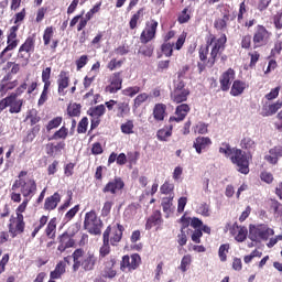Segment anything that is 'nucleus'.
<instances>
[{
  "instance_id": "f704fd0d",
  "label": "nucleus",
  "mask_w": 282,
  "mask_h": 282,
  "mask_svg": "<svg viewBox=\"0 0 282 282\" xmlns=\"http://www.w3.org/2000/svg\"><path fill=\"white\" fill-rule=\"evenodd\" d=\"M15 87H19V80L14 79L12 82H7L4 84H0V96H6L8 91H12V89H15Z\"/></svg>"
},
{
  "instance_id": "79ce46f5",
  "label": "nucleus",
  "mask_w": 282,
  "mask_h": 282,
  "mask_svg": "<svg viewBox=\"0 0 282 282\" xmlns=\"http://www.w3.org/2000/svg\"><path fill=\"white\" fill-rule=\"evenodd\" d=\"M173 199H175V195H170L169 197H164L162 199L161 206L165 215H171V207L173 206Z\"/></svg>"
},
{
  "instance_id": "c03bdc74",
  "label": "nucleus",
  "mask_w": 282,
  "mask_h": 282,
  "mask_svg": "<svg viewBox=\"0 0 282 282\" xmlns=\"http://www.w3.org/2000/svg\"><path fill=\"white\" fill-rule=\"evenodd\" d=\"M237 228L238 234L236 235L235 239L239 243H243L245 239H248V228L246 227H239V225H234V230Z\"/></svg>"
},
{
  "instance_id": "2f4dec72",
  "label": "nucleus",
  "mask_w": 282,
  "mask_h": 282,
  "mask_svg": "<svg viewBox=\"0 0 282 282\" xmlns=\"http://www.w3.org/2000/svg\"><path fill=\"white\" fill-rule=\"evenodd\" d=\"M281 105L279 104V100L274 104H271L269 106H265L262 108V111L260 112V115L263 118H268L270 116H274V113H276L279 111V109H281Z\"/></svg>"
},
{
  "instance_id": "72a5a7b5",
  "label": "nucleus",
  "mask_w": 282,
  "mask_h": 282,
  "mask_svg": "<svg viewBox=\"0 0 282 282\" xmlns=\"http://www.w3.org/2000/svg\"><path fill=\"white\" fill-rule=\"evenodd\" d=\"M56 217H53L50 219V221L46 225L45 228V235L48 237V239H55L56 238Z\"/></svg>"
},
{
  "instance_id": "052dcab7",
  "label": "nucleus",
  "mask_w": 282,
  "mask_h": 282,
  "mask_svg": "<svg viewBox=\"0 0 282 282\" xmlns=\"http://www.w3.org/2000/svg\"><path fill=\"white\" fill-rule=\"evenodd\" d=\"M153 51H154L153 45L144 44V45L140 46L139 54H142V56L151 58V56H153Z\"/></svg>"
},
{
  "instance_id": "9d476101",
  "label": "nucleus",
  "mask_w": 282,
  "mask_h": 282,
  "mask_svg": "<svg viewBox=\"0 0 282 282\" xmlns=\"http://www.w3.org/2000/svg\"><path fill=\"white\" fill-rule=\"evenodd\" d=\"M56 245L55 254H57V257H62L64 252L69 250V248L76 247V240L74 239V236L69 235V232L64 231L57 237Z\"/></svg>"
},
{
  "instance_id": "4468645a",
  "label": "nucleus",
  "mask_w": 282,
  "mask_h": 282,
  "mask_svg": "<svg viewBox=\"0 0 282 282\" xmlns=\"http://www.w3.org/2000/svg\"><path fill=\"white\" fill-rule=\"evenodd\" d=\"M124 186V180L120 176H115L113 180H110L101 191L105 195L110 194L112 197H116V195H122Z\"/></svg>"
},
{
  "instance_id": "3c124183",
  "label": "nucleus",
  "mask_w": 282,
  "mask_h": 282,
  "mask_svg": "<svg viewBox=\"0 0 282 282\" xmlns=\"http://www.w3.org/2000/svg\"><path fill=\"white\" fill-rule=\"evenodd\" d=\"M191 263H193V257L191 254H185L181 260L180 270L187 272L188 268H191Z\"/></svg>"
},
{
  "instance_id": "5701e85b",
  "label": "nucleus",
  "mask_w": 282,
  "mask_h": 282,
  "mask_svg": "<svg viewBox=\"0 0 282 282\" xmlns=\"http://www.w3.org/2000/svg\"><path fill=\"white\" fill-rule=\"evenodd\" d=\"M212 144L213 140H210L209 137H197L193 143V147L195 148L196 153H198V155H202V151L210 149Z\"/></svg>"
},
{
  "instance_id": "1a4fd4ad",
  "label": "nucleus",
  "mask_w": 282,
  "mask_h": 282,
  "mask_svg": "<svg viewBox=\"0 0 282 282\" xmlns=\"http://www.w3.org/2000/svg\"><path fill=\"white\" fill-rule=\"evenodd\" d=\"M9 107V113H21L23 109V99L17 95H9L0 100V113Z\"/></svg>"
},
{
  "instance_id": "aec40b11",
  "label": "nucleus",
  "mask_w": 282,
  "mask_h": 282,
  "mask_svg": "<svg viewBox=\"0 0 282 282\" xmlns=\"http://www.w3.org/2000/svg\"><path fill=\"white\" fill-rule=\"evenodd\" d=\"M188 113H191V106H188L187 104H181L176 106V117H170V122H183V120L186 119V116H188Z\"/></svg>"
},
{
  "instance_id": "b1692460",
  "label": "nucleus",
  "mask_w": 282,
  "mask_h": 282,
  "mask_svg": "<svg viewBox=\"0 0 282 282\" xmlns=\"http://www.w3.org/2000/svg\"><path fill=\"white\" fill-rule=\"evenodd\" d=\"M113 111L117 118H127L131 113V106L129 101H117V107H115Z\"/></svg>"
},
{
  "instance_id": "f8f14e48",
  "label": "nucleus",
  "mask_w": 282,
  "mask_h": 282,
  "mask_svg": "<svg viewBox=\"0 0 282 282\" xmlns=\"http://www.w3.org/2000/svg\"><path fill=\"white\" fill-rule=\"evenodd\" d=\"M124 232V226L117 223L116 225H109L102 234V237L108 236L110 246H118L122 241V235Z\"/></svg>"
},
{
  "instance_id": "f3484780",
  "label": "nucleus",
  "mask_w": 282,
  "mask_h": 282,
  "mask_svg": "<svg viewBox=\"0 0 282 282\" xmlns=\"http://www.w3.org/2000/svg\"><path fill=\"white\" fill-rule=\"evenodd\" d=\"M9 232L11 237H18V235H23L25 232V220L23 215H18L15 218L10 219Z\"/></svg>"
},
{
  "instance_id": "4c0bfd02",
  "label": "nucleus",
  "mask_w": 282,
  "mask_h": 282,
  "mask_svg": "<svg viewBox=\"0 0 282 282\" xmlns=\"http://www.w3.org/2000/svg\"><path fill=\"white\" fill-rule=\"evenodd\" d=\"M144 8H140L130 19L129 28L130 30H135L138 28V21L144 17Z\"/></svg>"
},
{
  "instance_id": "dca6fc26",
  "label": "nucleus",
  "mask_w": 282,
  "mask_h": 282,
  "mask_svg": "<svg viewBox=\"0 0 282 282\" xmlns=\"http://www.w3.org/2000/svg\"><path fill=\"white\" fill-rule=\"evenodd\" d=\"M109 85L106 86V94H118L122 89V70L115 72L109 77Z\"/></svg>"
},
{
  "instance_id": "ea45409f",
  "label": "nucleus",
  "mask_w": 282,
  "mask_h": 282,
  "mask_svg": "<svg viewBox=\"0 0 282 282\" xmlns=\"http://www.w3.org/2000/svg\"><path fill=\"white\" fill-rule=\"evenodd\" d=\"M47 221H50L48 216L43 215L42 217H40L39 224L35 225V227L31 234V237L33 239H34V237H36V235H39V231H41V230H43V228H45V226L47 225Z\"/></svg>"
},
{
  "instance_id": "ddd939ff",
  "label": "nucleus",
  "mask_w": 282,
  "mask_h": 282,
  "mask_svg": "<svg viewBox=\"0 0 282 282\" xmlns=\"http://www.w3.org/2000/svg\"><path fill=\"white\" fill-rule=\"evenodd\" d=\"M142 264V258L138 253L126 254L120 261L121 272H134Z\"/></svg>"
},
{
  "instance_id": "20e7f679",
  "label": "nucleus",
  "mask_w": 282,
  "mask_h": 282,
  "mask_svg": "<svg viewBox=\"0 0 282 282\" xmlns=\"http://www.w3.org/2000/svg\"><path fill=\"white\" fill-rule=\"evenodd\" d=\"M73 258V272H78L80 268L84 272H91L96 270V263H98V257L91 251H88L85 256V250L76 249L72 253Z\"/></svg>"
},
{
  "instance_id": "0eeeda50",
  "label": "nucleus",
  "mask_w": 282,
  "mask_h": 282,
  "mask_svg": "<svg viewBox=\"0 0 282 282\" xmlns=\"http://www.w3.org/2000/svg\"><path fill=\"white\" fill-rule=\"evenodd\" d=\"M84 228L89 235H101L102 219L98 218L96 210H90L85 214Z\"/></svg>"
},
{
  "instance_id": "a211bd4d",
  "label": "nucleus",
  "mask_w": 282,
  "mask_h": 282,
  "mask_svg": "<svg viewBox=\"0 0 282 282\" xmlns=\"http://www.w3.org/2000/svg\"><path fill=\"white\" fill-rule=\"evenodd\" d=\"M232 80H235V69L228 68L220 75L219 78L221 91H228L230 89Z\"/></svg>"
},
{
  "instance_id": "37998d69",
  "label": "nucleus",
  "mask_w": 282,
  "mask_h": 282,
  "mask_svg": "<svg viewBox=\"0 0 282 282\" xmlns=\"http://www.w3.org/2000/svg\"><path fill=\"white\" fill-rule=\"evenodd\" d=\"M172 135H173V126H171L169 130L160 129L156 132V138L158 140H160V142H166L169 138H171Z\"/></svg>"
},
{
  "instance_id": "f257e3e1",
  "label": "nucleus",
  "mask_w": 282,
  "mask_h": 282,
  "mask_svg": "<svg viewBox=\"0 0 282 282\" xmlns=\"http://www.w3.org/2000/svg\"><path fill=\"white\" fill-rule=\"evenodd\" d=\"M226 43H228V36L223 33L218 39L215 34L209 33L205 37V44L199 46L197 63L198 72L202 74L206 67H214L217 63V58L224 54L226 50Z\"/></svg>"
},
{
  "instance_id": "8fccbe9b",
  "label": "nucleus",
  "mask_w": 282,
  "mask_h": 282,
  "mask_svg": "<svg viewBox=\"0 0 282 282\" xmlns=\"http://www.w3.org/2000/svg\"><path fill=\"white\" fill-rule=\"evenodd\" d=\"M122 65H124V59H118L115 57L107 64V69H109V72H116V69H120Z\"/></svg>"
},
{
  "instance_id": "c756f323",
  "label": "nucleus",
  "mask_w": 282,
  "mask_h": 282,
  "mask_svg": "<svg viewBox=\"0 0 282 282\" xmlns=\"http://www.w3.org/2000/svg\"><path fill=\"white\" fill-rule=\"evenodd\" d=\"M17 47H19V40H11L7 37V46L0 53V59L2 61V63H6L7 61L6 54H8V52H12L13 50H17Z\"/></svg>"
},
{
  "instance_id": "09e8293b",
  "label": "nucleus",
  "mask_w": 282,
  "mask_h": 282,
  "mask_svg": "<svg viewBox=\"0 0 282 282\" xmlns=\"http://www.w3.org/2000/svg\"><path fill=\"white\" fill-rule=\"evenodd\" d=\"M140 91H142L140 86H130L122 90V95L128 96V98H133L134 96H138Z\"/></svg>"
},
{
  "instance_id": "58836bf2",
  "label": "nucleus",
  "mask_w": 282,
  "mask_h": 282,
  "mask_svg": "<svg viewBox=\"0 0 282 282\" xmlns=\"http://www.w3.org/2000/svg\"><path fill=\"white\" fill-rule=\"evenodd\" d=\"M67 135H69V129L67 127L62 126L57 131L53 133L48 140H67Z\"/></svg>"
},
{
  "instance_id": "13d9d810",
  "label": "nucleus",
  "mask_w": 282,
  "mask_h": 282,
  "mask_svg": "<svg viewBox=\"0 0 282 282\" xmlns=\"http://www.w3.org/2000/svg\"><path fill=\"white\" fill-rule=\"evenodd\" d=\"M41 132V124H35L31 131L26 134L25 142H33L34 138Z\"/></svg>"
},
{
  "instance_id": "a878e982",
  "label": "nucleus",
  "mask_w": 282,
  "mask_h": 282,
  "mask_svg": "<svg viewBox=\"0 0 282 282\" xmlns=\"http://www.w3.org/2000/svg\"><path fill=\"white\" fill-rule=\"evenodd\" d=\"M65 141H59L57 143H47L46 144V153L50 155V158H54L57 155V153H62V151H65Z\"/></svg>"
},
{
  "instance_id": "a18cd8bd",
  "label": "nucleus",
  "mask_w": 282,
  "mask_h": 282,
  "mask_svg": "<svg viewBox=\"0 0 282 282\" xmlns=\"http://www.w3.org/2000/svg\"><path fill=\"white\" fill-rule=\"evenodd\" d=\"M149 100V94L141 93L133 99V109H139V107H142L144 102Z\"/></svg>"
},
{
  "instance_id": "7c9ffc66",
  "label": "nucleus",
  "mask_w": 282,
  "mask_h": 282,
  "mask_svg": "<svg viewBox=\"0 0 282 282\" xmlns=\"http://www.w3.org/2000/svg\"><path fill=\"white\" fill-rule=\"evenodd\" d=\"M230 21V14L225 13L223 18H218L214 21V28L218 32H224L228 29V22Z\"/></svg>"
},
{
  "instance_id": "2eb2a0df",
  "label": "nucleus",
  "mask_w": 282,
  "mask_h": 282,
  "mask_svg": "<svg viewBox=\"0 0 282 282\" xmlns=\"http://www.w3.org/2000/svg\"><path fill=\"white\" fill-rule=\"evenodd\" d=\"M36 47V37L30 35L25 39L24 43L19 47L18 58H22L28 63L30 61L31 54H34Z\"/></svg>"
},
{
  "instance_id": "f03ea898",
  "label": "nucleus",
  "mask_w": 282,
  "mask_h": 282,
  "mask_svg": "<svg viewBox=\"0 0 282 282\" xmlns=\"http://www.w3.org/2000/svg\"><path fill=\"white\" fill-rule=\"evenodd\" d=\"M218 151L225 155V158H229L230 162L237 166L238 173H241L242 175H248V173H250V160H252L251 153H247L239 148H232L228 142H223Z\"/></svg>"
},
{
  "instance_id": "bf43d9fd",
  "label": "nucleus",
  "mask_w": 282,
  "mask_h": 282,
  "mask_svg": "<svg viewBox=\"0 0 282 282\" xmlns=\"http://www.w3.org/2000/svg\"><path fill=\"white\" fill-rule=\"evenodd\" d=\"M50 78H52V67H46L42 70V83H44L45 86H52Z\"/></svg>"
},
{
  "instance_id": "680f3d73",
  "label": "nucleus",
  "mask_w": 282,
  "mask_h": 282,
  "mask_svg": "<svg viewBox=\"0 0 282 282\" xmlns=\"http://www.w3.org/2000/svg\"><path fill=\"white\" fill-rule=\"evenodd\" d=\"M240 47L242 50H250L252 47V35L246 34L241 37Z\"/></svg>"
},
{
  "instance_id": "bb28decb",
  "label": "nucleus",
  "mask_w": 282,
  "mask_h": 282,
  "mask_svg": "<svg viewBox=\"0 0 282 282\" xmlns=\"http://www.w3.org/2000/svg\"><path fill=\"white\" fill-rule=\"evenodd\" d=\"M68 259H69V257H65L64 261H59L56 264L54 271H52L50 274L51 279H53V280L61 279V276H63V274H65V268H67L66 263H68Z\"/></svg>"
},
{
  "instance_id": "6ab92c4d",
  "label": "nucleus",
  "mask_w": 282,
  "mask_h": 282,
  "mask_svg": "<svg viewBox=\"0 0 282 282\" xmlns=\"http://www.w3.org/2000/svg\"><path fill=\"white\" fill-rule=\"evenodd\" d=\"M69 72L61 70L57 78V94H59V96H65V90L69 87Z\"/></svg>"
},
{
  "instance_id": "c9c22d12",
  "label": "nucleus",
  "mask_w": 282,
  "mask_h": 282,
  "mask_svg": "<svg viewBox=\"0 0 282 282\" xmlns=\"http://www.w3.org/2000/svg\"><path fill=\"white\" fill-rule=\"evenodd\" d=\"M105 113H107V108L102 104L88 110V116H91V118H102Z\"/></svg>"
},
{
  "instance_id": "393cba45",
  "label": "nucleus",
  "mask_w": 282,
  "mask_h": 282,
  "mask_svg": "<svg viewBox=\"0 0 282 282\" xmlns=\"http://www.w3.org/2000/svg\"><path fill=\"white\" fill-rule=\"evenodd\" d=\"M160 225H162V212L154 210L152 215L147 219L145 230H151V228Z\"/></svg>"
},
{
  "instance_id": "603ef678",
  "label": "nucleus",
  "mask_w": 282,
  "mask_h": 282,
  "mask_svg": "<svg viewBox=\"0 0 282 282\" xmlns=\"http://www.w3.org/2000/svg\"><path fill=\"white\" fill-rule=\"evenodd\" d=\"M175 44H172L171 42H164L161 45V52L166 56V58H171L173 56V47Z\"/></svg>"
},
{
  "instance_id": "7ed1b4c3",
  "label": "nucleus",
  "mask_w": 282,
  "mask_h": 282,
  "mask_svg": "<svg viewBox=\"0 0 282 282\" xmlns=\"http://www.w3.org/2000/svg\"><path fill=\"white\" fill-rule=\"evenodd\" d=\"M37 186L34 178L15 180L11 186V202L21 204V195L24 199H32L36 195Z\"/></svg>"
},
{
  "instance_id": "9b49d317",
  "label": "nucleus",
  "mask_w": 282,
  "mask_h": 282,
  "mask_svg": "<svg viewBox=\"0 0 282 282\" xmlns=\"http://www.w3.org/2000/svg\"><path fill=\"white\" fill-rule=\"evenodd\" d=\"M159 25L160 23L155 19H151L150 21L145 22V26L139 37L142 45H147L155 39Z\"/></svg>"
},
{
  "instance_id": "4be33fe9",
  "label": "nucleus",
  "mask_w": 282,
  "mask_h": 282,
  "mask_svg": "<svg viewBox=\"0 0 282 282\" xmlns=\"http://www.w3.org/2000/svg\"><path fill=\"white\" fill-rule=\"evenodd\" d=\"M58 204H61V194L55 192L53 195L45 198L43 209L47 213H52V210H56Z\"/></svg>"
},
{
  "instance_id": "e433bc0d",
  "label": "nucleus",
  "mask_w": 282,
  "mask_h": 282,
  "mask_svg": "<svg viewBox=\"0 0 282 282\" xmlns=\"http://www.w3.org/2000/svg\"><path fill=\"white\" fill-rule=\"evenodd\" d=\"M166 113V105L156 104L153 109L154 119L158 121L164 120V115Z\"/></svg>"
},
{
  "instance_id": "473e14b6",
  "label": "nucleus",
  "mask_w": 282,
  "mask_h": 282,
  "mask_svg": "<svg viewBox=\"0 0 282 282\" xmlns=\"http://www.w3.org/2000/svg\"><path fill=\"white\" fill-rule=\"evenodd\" d=\"M111 252V242L109 241V236L106 234L102 236V246L99 249V257L105 259Z\"/></svg>"
},
{
  "instance_id": "4d7b16f0",
  "label": "nucleus",
  "mask_w": 282,
  "mask_h": 282,
  "mask_svg": "<svg viewBox=\"0 0 282 282\" xmlns=\"http://www.w3.org/2000/svg\"><path fill=\"white\" fill-rule=\"evenodd\" d=\"M67 113L70 118H78V116H80V104H73L68 106Z\"/></svg>"
},
{
  "instance_id": "a19ab883",
  "label": "nucleus",
  "mask_w": 282,
  "mask_h": 282,
  "mask_svg": "<svg viewBox=\"0 0 282 282\" xmlns=\"http://www.w3.org/2000/svg\"><path fill=\"white\" fill-rule=\"evenodd\" d=\"M240 147L241 149H245V151H254V149H257V143L254 142V140H252V138L245 137L240 141Z\"/></svg>"
},
{
  "instance_id": "774afa93",
  "label": "nucleus",
  "mask_w": 282,
  "mask_h": 282,
  "mask_svg": "<svg viewBox=\"0 0 282 282\" xmlns=\"http://www.w3.org/2000/svg\"><path fill=\"white\" fill-rule=\"evenodd\" d=\"M282 52V42L278 41L274 43L273 48L271 50L269 58H274L275 56H279Z\"/></svg>"
},
{
  "instance_id": "6e6552de",
  "label": "nucleus",
  "mask_w": 282,
  "mask_h": 282,
  "mask_svg": "<svg viewBox=\"0 0 282 282\" xmlns=\"http://www.w3.org/2000/svg\"><path fill=\"white\" fill-rule=\"evenodd\" d=\"M272 39V32H270L264 25L258 24L254 28L252 35L253 50L258 47H265Z\"/></svg>"
},
{
  "instance_id": "39448f33",
  "label": "nucleus",
  "mask_w": 282,
  "mask_h": 282,
  "mask_svg": "<svg viewBox=\"0 0 282 282\" xmlns=\"http://www.w3.org/2000/svg\"><path fill=\"white\" fill-rule=\"evenodd\" d=\"M273 235L274 229L268 227L265 224L250 225L249 227V239L251 241H268Z\"/></svg>"
},
{
  "instance_id": "69168bd1",
  "label": "nucleus",
  "mask_w": 282,
  "mask_h": 282,
  "mask_svg": "<svg viewBox=\"0 0 282 282\" xmlns=\"http://www.w3.org/2000/svg\"><path fill=\"white\" fill-rule=\"evenodd\" d=\"M50 87L52 86H45L43 87L42 94L37 100V105L39 107H42V105H45V102H47V96L50 94Z\"/></svg>"
},
{
  "instance_id": "5fc2aeb1",
  "label": "nucleus",
  "mask_w": 282,
  "mask_h": 282,
  "mask_svg": "<svg viewBox=\"0 0 282 282\" xmlns=\"http://www.w3.org/2000/svg\"><path fill=\"white\" fill-rule=\"evenodd\" d=\"M173 191H175V185L170 182H165L163 185L160 187V192L162 195H174Z\"/></svg>"
},
{
  "instance_id": "0e129e2a",
  "label": "nucleus",
  "mask_w": 282,
  "mask_h": 282,
  "mask_svg": "<svg viewBox=\"0 0 282 282\" xmlns=\"http://www.w3.org/2000/svg\"><path fill=\"white\" fill-rule=\"evenodd\" d=\"M111 208H113V200H106L101 209V217H109Z\"/></svg>"
},
{
  "instance_id": "6e6d98bb",
  "label": "nucleus",
  "mask_w": 282,
  "mask_h": 282,
  "mask_svg": "<svg viewBox=\"0 0 282 282\" xmlns=\"http://www.w3.org/2000/svg\"><path fill=\"white\" fill-rule=\"evenodd\" d=\"M230 250V245L229 243H225L221 245L218 249V257L220 259V261L225 262L228 259V251Z\"/></svg>"
},
{
  "instance_id": "49530a36",
  "label": "nucleus",
  "mask_w": 282,
  "mask_h": 282,
  "mask_svg": "<svg viewBox=\"0 0 282 282\" xmlns=\"http://www.w3.org/2000/svg\"><path fill=\"white\" fill-rule=\"evenodd\" d=\"M52 39H54V26H46L43 33L44 45H50L52 43Z\"/></svg>"
},
{
  "instance_id": "c85d7f7f",
  "label": "nucleus",
  "mask_w": 282,
  "mask_h": 282,
  "mask_svg": "<svg viewBox=\"0 0 282 282\" xmlns=\"http://www.w3.org/2000/svg\"><path fill=\"white\" fill-rule=\"evenodd\" d=\"M246 87H248L246 85V82H242L239 79L234 80L230 89V96H234V97L241 96V94L246 91Z\"/></svg>"
},
{
  "instance_id": "e2e57ef3",
  "label": "nucleus",
  "mask_w": 282,
  "mask_h": 282,
  "mask_svg": "<svg viewBox=\"0 0 282 282\" xmlns=\"http://www.w3.org/2000/svg\"><path fill=\"white\" fill-rule=\"evenodd\" d=\"M28 15V11L23 8L20 12L15 13L13 17L14 25H20L19 23H23L25 21V17Z\"/></svg>"
},
{
  "instance_id": "de8ad7c7",
  "label": "nucleus",
  "mask_w": 282,
  "mask_h": 282,
  "mask_svg": "<svg viewBox=\"0 0 282 282\" xmlns=\"http://www.w3.org/2000/svg\"><path fill=\"white\" fill-rule=\"evenodd\" d=\"M61 124H63V117H55L47 122L46 131L50 133L53 129H58Z\"/></svg>"
},
{
  "instance_id": "cd10ccee",
  "label": "nucleus",
  "mask_w": 282,
  "mask_h": 282,
  "mask_svg": "<svg viewBox=\"0 0 282 282\" xmlns=\"http://www.w3.org/2000/svg\"><path fill=\"white\" fill-rule=\"evenodd\" d=\"M181 221L183 223V226L181 228V234L177 235V243L181 247L186 246L188 242V237L186 236V228H188V219L186 217H182Z\"/></svg>"
},
{
  "instance_id": "864d4df0",
  "label": "nucleus",
  "mask_w": 282,
  "mask_h": 282,
  "mask_svg": "<svg viewBox=\"0 0 282 282\" xmlns=\"http://www.w3.org/2000/svg\"><path fill=\"white\" fill-rule=\"evenodd\" d=\"M120 129L121 133H124V135H131L134 129L133 120H127L124 123L121 124Z\"/></svg>"
},
{
  "instance_id": "423d86ee",
  "label": "nucleus",
  "mask_w": 282,
  "mask_h": 282,
  "mask_svg": "<svg viewBox=\"0 0 282 282\" xmlns=\"http://www.w3.org/2000/svg\"><path fill=\"white\" fill-rule=\"evenodd\" d=\"M188 96H191V89L186 88V82L183 79L174 82V88L170 94L172 102L182 105V102L188 100Z\"/></svg>"
},
{
  "instance_id": "338daca9",
  "label": "nucleus",
  "mask_w": 282,
  "mask_h": 282,
  "mask_svg": "<svg viewBox=\"0 0 282 282\" xmlns=\"http://www.w3.org/2000/svg\"><path fill=\"white\" fill-rule=\"evenodd\" d=\"M87 127H89V119L84 117L77 124V133H87Z\"/></svg>"
},
{
  "instance_id": "412c9836",
  "label": "nucleus",
  "mask_w": 282,
  "mask_h": 282,
  "mask_svg": "<svg viewBox=\"0 0 282 282\" xmlns=\"http://www.w3.org/2000/svg\"><path fill=\"white\" fill-rule=\"evenodd\" d=\"M282 158V145H275L269 150V154L264 155V160L273 166L279 164Z\"/></svg>"
}]
</instances>
